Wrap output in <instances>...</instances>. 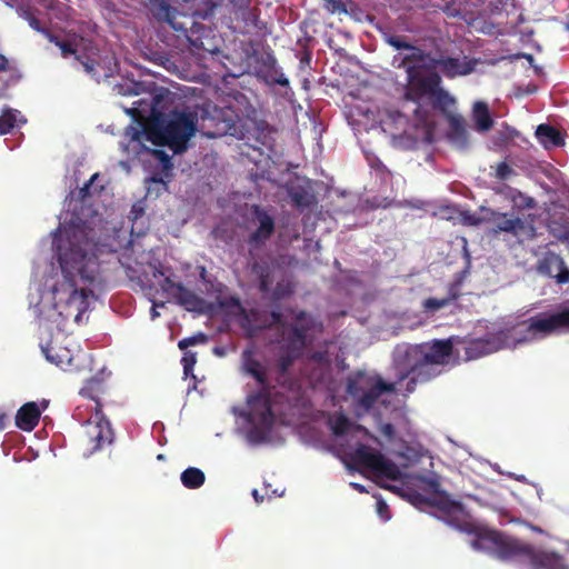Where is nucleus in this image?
<instances>
[{
	"instance_id": "37",
	"label": "nucleus",
	"mask_w": 569,
	"mask_h": 569,
	"mask_svg": "<svg viewBox=\"0 0 569 569\" xmlns=\"http://www.w3.org/2000/svg\"><path fill=\"white\" fill-rule=\"evenodd\" d=\"M196 362H197V355L192 351H184L182 359H181V363H182L183 373L186 377H188L189 375H192L193 367H194Z\"/></svg>"
},
{
	"instance_id": "11",
	"label": "nucleus",
	"mask_w": 569,
	"mask_h": 569,
	"mask_svg": "<svg viewBox=\"0 0 569 569\" xmlns=\"http://www.w3.org/2000/svg\"><path fill=\"white\" fill-rule=\"evenodd\" d=\"M422 482L432 493L436 495L435 498L427 499L426 502L430 506L437 507L445 515V521L449 526L462 532L473 533L476 538L472 542L478 539L479 532L489 531L488 529L475 528L471 523L461 519L463 513L462 505L458 501L451 500L446 492L441 491L440 482L437 478L425 477L422 478Z\"/></svg>"
},
{
	"instance_id": "52",
	"label": "nucleus",
	"mask_w": 569,
	"mask_h": 569,
	"mask_svg": "<svg viewBox=\"0 0 569 569\" xmlns=\"http://www.w3.org/2000/svg\"><path fill=\"white\" fill-rule=\"evenodd\" d=\"M150 181L153 182V183H158V184H161L164 189L167 188V183L164 182V180L162 179V177L156 174V176H152L150 178Z\"/></svg>"
},
{
	"instance_id": "22",
	"label": "nucleus",
	"mask_w": 569,
	"mask_h": 569,
	"mask_svg": "<svg viewBox=\"0 0 569 569\" xmlns=\"http://www.w3.org/2000/svg\"><path fill=\"white\" fill-rule=\"evenodd\" d=\"M180 1L181 0H153L151 12L157 20L169 23L174 30H181L182 27L176 21L177 17L181 14L177 8ZM182 1L188 2L189 0Z\"/></svg>"
},
{
	"instance_id": "14",
	"label": "nucleus",
	"mask_w": 569,
	"mask_h": 569,
	"mask_svg": "<svg viewBox=\"0 0 569 569\" xmlns=\"http://www.w3.org/2000/svg\"><path fill=\"white\" fill-rule=\"evenodd\" d=\"M558 331L553 312L536 315L518 325L512 337L516 343L530 342Z\"/></svg>"
},
{
	"instance_id": "23",
	"label": "nucleus",
	"mask_w": 569,
	"mask_h": 569,
	"mask_svg": "<svg viewBox=\"0 0 569 569\" xmlns=\"http://www.w3.org/2000/svg\"><path fill=\"white\" fill-rule=\"evenodd\" d=\"M429 67L439 68L447 78L466 76L472 71V66L468 61H461L459 58L440 57L430 59Z\"/></svg>"
},
{
	"instance_id": "62",
	"label": "nucleus",
	"mask_w": 569,
	"mask_h": 569,
	"mask_svg": "<svg viewBox=\"0 0 569 569\" xmlns=\"http://www.w3.org/2000/svg\"><path fill=\"white\" fill-rule=\"evenodd\" d=\"M268 132H269V133H270V132H274V130H273V129H271V128H268Z\"/></svg>"
},
{
	"instance_id": "6",
	"label": "nucleus",
	"mask_w": 569,
	"mask_h": 569,
	"mask_svg": "<svg viewBox=\"0 0 569 569\" xmlns=\"http://www.w3.org/2000/svg\"><path fill=\"white\" fill-rule=\"evenodd\" d=\"M47 39L60 49L61 57L68 59L73 57L84 71L97 81L113 76L117 63L114 58L109 59L108 64H103L100 59L99 49L91 40L77 33L69 34L67 38L48 32Z\"/></svg>"
},
{
	"instance_id": "36",
	"label": "nucleus",
	"mask_w": 569,
	"mask_h": 569,
	"mask_svg": "<svg viewBox=\"0 0 569 569\" xmlns=\"http://www.w3.org/2000/svg\"><path fill=\"white\" fill-rule=\"evenodd\" d=\"M207 341V336L202 332H199L192 337L183 338L178 342V347L180 350H186L190 346H196L199 343H204Z\"/></svg>"
},
{
	"instance_id": "42",
	"label": "nucleus",
	"mask_w": 569,
	"mask_h": 569,
	"mask_svg": "<svg viewBox=\"0 0 569 569\" xmlns=\"http://www.w3.org/2000/svg\"><path fill=\"white\" fill-rule=\"evenodd\" d=\"M152 154L157 160H159L162 163L164 170H171V157L166 151L154 149L152 150Z\"/></svg>"
},
{
	"instance_id": "7",
	"label": "nucleus",
	"mask_w": 569,
	"mask_h": 569,
	"mask_svg": "<svg viewBox=\"0 0 569 569\" xmlns=\"http://www.w3.org/2000/svg\"><path fill=\"white\" fill-rule=\"evenodd\" d=\"M450 339L435 340L431 345H420L407 353L408 371L400 379L410 378L407 391L412 392L418 382H426L439 375L437 366L447 363L452 355Z\"/></svg>"
},
{
	"instance_id": "3",
	"label": "nucleus",
	"mask_w": 569,
	"mask_h": 569,
	"mask_svg": "<svg viewBox=\"0 0 569 569\" xmlns=\"http://www.w3.org/2000/svg\"><path fill=\"white\" fill-rule=\"evenodd\" d=\"M471 547L487 551L501 560L525 561L530 569H568L563 557L558 552L537 548L500 531L479 532Z\"/></svg>"
},
{
	"instance_id": "51",
	"label": "nucleus",
	"mask_w": 569,
	"mask_h": 569,
	"mask_svg": "<svg viewBox=\"0 0 569 569\" xmlns=\"http://www.w3.org/2000/svg\"><path fill=\"white\" fill-rule=\"evenodd\" d=\"M157 307H164V302H160V303L153 302L152 308H151V319H156L157 317H159Z\"/></svg>"
},
{
	"instance_id": "20",
	"label": "nucleus",
	"mask_w": 569,
	"mask_h": 569,
	"mask_svg": "<svg viewBox=\"0 0 569 569\" xmlns=\"http://www.w3.org/2000/svg\"><path fill=\"white\" fill-rule=\"evenodd\" d=\"M452 108L439 110L448 122L447 137L458 148H466L469 143V134L465 118L451 111Z\"/></svg>"
},
{
	"instance_id": "12",
	"label": "nucleus",
	"mask_w": 569,
	"mask_h": 569,
	"mask_svg": "<svg viewBox=\"0 0 569 569\" xmlns=\"http://www.w3.org/2000/svg\"><path fill=\"white\" fill-rule=\"evenodd\" d=\"M152 278L157 280L160 289L167 296L173 298L178 305L188 311H200L204 305V300L193 291L187 289L181 282L172 279L173 272L170 267L162 263H150Z\"/></svg>"
},
{
	"instance_id": "9",
	"label": "nucleus",
	"mask_w": 569,
	"mask_h": 569,
	"mask_svg": "<svg viewBox=\"0 0 569 569\" xmlns=\"http://www.w3.org/2000/svg\"><path fill=\"white\" fill-rule=\"evenodd\" d=\"M197 114L173 110L168 120L157 121L146 128L147 140L156 146H168L174 153L187 149V143L197 130Z\"/></svg>"
},
{
	"instance_id": "57",
	"label": "nucleus",
	"mask_w": 569,
	"mask_h": 569,
	"mask_svg": "<svg viewBox=\"0 0 569 569\" xmlns=\"http://www.w3.org/2000/svg\"><path fill=\"white\" fill-rule=\"evenodd\" d=\"M252 496H253V498H254V500H256L257 502H261V501H262V499H263V497H262V496H259V492H258V490H257V489H254V490L252 491Z\"/></svg>"
},
{
	"instance_id": "47",
	"label": "nucleus",
	"mask_w": 569,
	"mask_h": 569,
	"mask_svg": "<svg viewBox=\"0 0 569 569\" xmlns=\"http://www.w3.org/2000/svg\"><path fill=\"white\" fill-rule=\"evenodd\" d=\"M391 122L397 126H406L408 123V119L405 114L400 113L399 111L393 112L390 114Z\"/></svg>"
},
{
	"instance_id": "50",
	"label": "nucleus",
	"mask_w": 569,
	"mask_h": 569,
	"mask_svg": "<svg viewBox=\"0 0 569 569\" xmlns=\"http://www.w3.org/2000/svg\"><path fill=\"white\" fill-rule=\"evenodd\" d=\"M465 221L467 223H469L470 226H477V224L480 223V219L479 218H477L475 216H470V214L465 217Z\"/></svg>"
},
{
	"instance_id": "45",
	"label": "nucleus",
	"mask_w": 569,
	"mask_h": 569,
	"mask_svg": "<svg viewBox=\"0 0 569 569\" xmlns=\"http://www.w3.org/2000/svg\"><path fill=\"white\" fill-rule=\"evenodd\" d=\"M380 432L382 436H385L387 439L391 440L395 437V427L392 423L387 422L382 423L380 427Z\"/></svg>"
},
{
	"instance_id": "41",
	"label": "nucleus",
	"mask_w": 569,
	"mask_h": 569,
	"mask_svg": "<svg viewBox=\"0 0 569 569\" xmlns=\"http://www.w3.org/2000/svg\"><path fill=\"white\" fill-rule=\"evenodd\" d=\"M24 13H26V18H27V20L29 22V26L33 30H36L37 32L42 33L47 38V33L51 32V31L49 29H47V28H43L41 26V22L39 21V19L36 18L32 13H30V12H24Z\"/></svg>"
},
{
	"instance_id": "32",
	"label": "nucleus",
	"mask_w": 569,
	"mask_h": 569,
	"mask_svg": "<svg viewBox=\"0 0 569 569\" xmlns=\"http://www.w3.org/2000/svg\"><path fill=\"white\" fill-rule=\"evenodd\" d=\"M254 271L259 279V290L262 293H268L273 282L272 271L269 266H254Z\"/></svg>"
},
{
	"instance_id": "61",
	"label": "nucleus",
	"mask_w": 569,
	"mask_h": 569,
	"mask_svg": "<svg viewBox=\"0 0 569 569\" xmlns=\"http://www.w3.org/2000/svg\"><path fill=\"white\" fill-rule=\"evenodd\" d=\"M533 530H535V531H539V532H541V531H542L540 528H537V527H533Z\"/></svg>"
},
{
	"instance_id": "44",
	"label": "nucleus",
	"mask_w": 569,
	"mask_h": 569,
	"mask_svg": "<svg viewBox=\"0 0 569 569\" xmlns=\"http://www.w3.org/2000/svg\"><path fill=\"white\" fill-rule=\"evenodd\" d=\"M270 316L272 319V325L281 326L283 328L288 327V329L290 328V325L284 322L282 312L273 310L271 311Z\"/></svg>"
},
{
	"instance_id": "2",
	"label": "nucleus",
	"mask_w": 569,
	"mask_h": 569,
	"mask_svg": "<svg viewBox=\"0 0 569 569\" xmlns=\"http://www.w3.org/2000/svg\"><path fill=\"white\" fill-rule=\"evenodd\" d=\"M241 370L260 386L259 390L247 397V403L250 407V411L246 416L250 425L248 439L253 443L267 442L276 419L271 402L273 385L268 377L269 369L257 358L253 348H247L241 353Z\"/></svg>"
},
{
	"instance_id": "10",
	"label": "nucleus",
	"mask_w": 569,
	"mask_h": 569,
	"mask_svg": "<svg viewBox=\"0 0 569 569\" xmlns=\"http://www.w3.org/2000/svg\"><path fill=\"white\" fill-rule=\"evenodd\" d=\"M346 391L361 416L375 407L381 395L395 392L396 383L386 382L378 373L358 370L347 378Z\"/></svg>"
},
{
	"instance_id": "49",
	"label": "nucleus",
	"mask_w": 569,
	"mask_h": 569,
	"mask_svg": "<svg viewBox=\"0 0 569 569\" xmlns=\"http://www.w3.org/2000/svg\"><path fill=\"white\" fill-rule=\"evenodd\" d=\"M97 176H98L97 173H96V174H93V176L91 177L90 181H89V182H87V183H86V184L80 189V193H81L82 198H84V197H87V196L89 194V189H90V187H91V182L93 181V179H94V178H97Z\"/></svg>"
},
{
	"instance_id": "5",
	"label": "nucleus",
	"mask_w": 569,
	"mask_h": 569,
	"mask_svg": "<svg viewBox=\"0 0 569 569\" xmlns=\"http://www.w3.org/2000/svg\"><path fill=\"white\" fill-rule=\"evenodd\" d=\"M293 322L283 338L279 355L274 361V382L286 386L289 380V370L301 356L308 345V332L315 328L313 317L305 310L288 309Z\"/></svg>"
},
{
	"instance_id": "17",
	"label": "nucleus",
	"mask_w": 569,
	"mask_h": 569,
	"mask_svg": "<svg viewBox=\"0 0 569 569\" xmlns=\"http://www.w3.org/2000/svg\"><path fill=\"white\" fill-rule=\"evenodd\" d=\"M233 18L242 22L241 32L243 34L259 33L266 28L259 20V9L250 7V0H240L239 4L233 6Z\"/></svg>"
},
{
	"instance_id": "15",
	"label": "nucleus",
	"mask_w": 569,
	"mask_h": 569,
	"mask_svg": "<svg viewBox=\"0 0 569 569\" xmlns=\"http://www.w3.org/2000/svg\"><path fill=\"white\" fill-rule=\"evenodd\" d=\"M510 338V330H500L498 332L488 333L483 338L472 339L465 348L466 359L475 360L496 352L507 347Z\"/></svg>"
},
{
	"instance_id": "33",
	"label": "nucleus",
	"mask_w": 569,
	"mask_h": 569,
	"mask_svg": "<svg viewBox=\"0 0 569 569\" xmlns=\"http://www.w3.org/2000/svg\"><path fill=\"white\" fill-rule=\"evenodd\" d=\"M551 263H555L558 269V273L556 274V280L558 283H568L569 282V269L566 266L565 260L558 256L553 254L550 259Z\"/></svg>"
},
{
	"instance_id": "13",
	"label": "nucleus",
	"mask_w": 569,
	"mask_h": 569,
	"mask_svg": "<svg viewBox=\"0 0 569 569\" xmlns=\"http://www.w3.org/2000/svg\"><path fill=\"white\" fill-rule=\"evenodd\" d=\"M348 458L352 467L369 470L378 477L398 480L401 476L398 466L393 461L387 459L381 452L367 445L359 443L356 449L348 455Z\"/></svg>"
},
{
	"instance_id": "56",
	"label": "nucleus",
	"mask_w": 569,
	"mask_h": 569,
	"mask_svg": "<svg viewBox=\"0 0 569 569\" xmlns=\"http://www.w3.org/2000/svg\"><path fill=\"white\" fill-rule=\"evenodd\" d=\"M462 248H463V251H465V256L467 257V259L469 260L470 259V256H469V252H468V241L466 238H462Z\"/></svg>"
},
{
	"instance_id": "31",
	"label": "nucleus",
	"mask_w": 569,
	"mask_h": 569,
	"mask_svg": "<svg viewBox=\"0 0 569 569\" xmlns=\"http://www.w3.org/2000/svg\"><path fill=\"white\" fill-rule=\"evenodd\" d=\"M289 197L298 208H309L313 202V196L301 187L292 188L289 191Z\"/></svg>"
},
{
	"instance_id": "53",
	"label": "nucleus",
	"mask_w": 569,
	"mask_h": 569,
	"mask_svg": "<svg viewBox=\"0 0 569 569\" xmlns=\"http://www.w3.org/2000/svg\"><path fill=\"white\" fill-rule=\"evenodd\" d=\"M8 69V59L0 54V72L6 71Z\"/></svg>"
},
{
	"instance_id": "35",
	"label": "nucleus",
	"mask_w": 569,
	"mask_h": 569,
	"mask_svg": "<svg viewBox=\"0 0 569 569\" xmlns=\"http://www.w3.org/2000/svg\"><path fill=\"white\" fill-rule=\"evenodd\" d=\"M557 330L569 331V308L553 312Z\"/></svg>"
},
{
	"instance_id": "4",
	"label": "nucleus",
	"mask_w": 569,
	"mask_h": 569,
	"mask_svg": "<svg viewBox=\"0 0 569 569\" xmlns=\"http://www.w3.org/2000/svg\"><path fill=\"white\" fill-rule=\"evenodd\" d=\"M403 97L417 104L413 110L417 124L428 129L432 128V119L430 108L423 106L425 100H428L435 110H446L456 106V99L441 87L440 74H423L420 66L408 67Z\"/></svg>"
},
{
	"instance_id": "24",
	"label": "nucleus",
	"mask_w": 569,
	"mask_h": 569,
	"mask_svg": "<svg viewBox=\"0 0 569 569\" xmlns=\"http://www.w3.org/2000/svg\"><path fill=\"white\" fill-rule=\"evenodd\" d=\"M41 411L36 402L24 403L16 415V425L23 431L33 430L40 420Z\"/></svg>"
},
{
	"instance_id": "59",
	"label": "nucleus",
	"mask_w": 569,
	"mask_h": 569,
	"mask_svg": "<svg viewBox=\"0 0 569 569\" xmlns=\"http://www.w3.org/2000/svg\"><path fill=\"white\" fill-rule=\"evenodd\" d=\"M268 150H272V142H267V141H263L262 143Z\"/></svg>"
},
{
	"instance_id": "58",
	"label": "nucleus",
	"mask_w": 569,
	"mask_h": 569,
	"mask_svg": "<svg viewBox=\"0 0 569 569\" xmlns=\"http://www.w3.org/2000/svg\"><path fill=\"white\" fill-rule=\"evenodd\" d=\"M406 133H407L406 129H403L402 131H399V132H391L393 138L401 137L402 134H406Z\"/></svg>"
},
{
	"instance_id": "28",
	"label": "nucleus",
	"mask_w": 569,
	"mask_h": 569,
	"mask_svg": "<svg viewBox=\"0 0 569 569\" xmlns=\"http://www.w3.org/2000/svg\"><path fill=\"white\" fill-rule=\"evenodd\" d=\"M410 53L406 54L402 58L400 67H403L406 71L408 70V67L410 66H420V71L422 69H430L429 67L430 59H433L429 53L425 52L422 49L412 46V48L409 49Z\"/></svg>"
},
{
	"instance_id": "39",
	"label": "nucleus",
	"mask_w": 569,
	"mask_h": 569,
	"mask_svg": "<svg viewBox=\"0 0 569 569\" xmlns=\"http://www.w3.org/2000/svg\"><path fill=\"white\" fill-rule=\"evenodd\" d=\"M512 174H515V170L507 163L500 162L496 168V178L503 181L509 179Z\"/></svg>"
},
{
	"instance_id": "27",
	"label": "nucleus",
	"mask_w": 569,
	"mask_h": 569,
	"mask_svg": "<svg viewBox=\"0 0 569 569\" xmlns=\"http://www.w3.org/2000/svg\"><path fill=\"white\" fill-rule=\"evenodd\" d=\"M26 122L27 119L19 110L12 108L3 109L0 114V136L12 132L17 126Z\"/></svg>"
},
{
	"instance_id": "54",
	"label": "nucleus",
	"mask_w": 569,
	"mask_h": 569,
	"mask_svg": "<svg viewBox=\"0 0 569 569\" xmlns=\"http://www.w3.org/2000/svg\"><path fill=\"white\" fill-rule=\"evenodd\" d=\"M8 421V416L6 413H0V430L6 429Z\"/></svg>"
},
{
	"instance_id": "29",
	"label": "nucleus",
	"mask_w": 569,
	"mask_h": 569,
	"mask_svg": "<svg viewBox=\"0 0 569 569\" xmlns=\"http://www.w3.org/2000/svg\"><path fill=\"white\" fill-rule=\"evenodd\" d=\"M180 479L186 488L198 489L204 483L206 476L199 468L189 467L182 471Z\"/></svg>"
},
{
	"instance_id": "19",
	"label": "nucleus",
	"mask_w": 569,
	"mask_h": 569,
	"mask_svg": "<svg viewBox=\"0 0 569 569\" xmlns=\"http://www.w3.org/2000/svg\"><path fill=\"white\" fill-rule=\"evenodd\" d=\"M487 221L493 224L492 231L496 234L506 232L518 237L526 230V221L508 212L490 210Z\"/></svg>"
},
{
	"instance_id": "25",
	"label": "nucleus",
	"mask_w": 569,
	"mask_h": 569,
	"mask_svg": "<svg viewBox=\"0 0 569 569\" xmlns=\"http://www.w3.org/2000/svg\"><path fill=\"white\" fill-rule=\"evenodd\" d=\"M536 137L547 149L565 144V140L560 131L550 124H539L536 130Z\"/></svg>"
},
{
	"instance_id": "60",
	"label": "nucleus",
	"mask_w": 569,
	"mask_h": 569,
	"mask_svg": "<svg viewBox=\"0 0 569 569\" xmlns=\"http://www.w3.org/2000/svg\"><path fill=\"white\" fill-rule=\"evenodd\" d=\"M527 206L528 207H533V200L531 198L528 199Z\"/></svg>"
},
{
	"instance_id": "1",
	"label": "nucleus",
	"mask_w": 569,
	"mask_h": 569,
	"mask_svg": "<svg viewBox=\"0 0 569 569\" xmlns=\"http://www.w3.org/2000/svg\"><path fill=\"white\" fill-rule=\"evenodd\" d=\"M54 233L53 246L62 271V280L52 288L53 308L64 318L80 321L88 310V298L92 290L77 287V278L82 282L100 283V263L97 243L91 242L82 229L70 228L63 234Z\"/></svg>"
},
{
	"instance_id": "30",
	"label": "nucleus",
	"mask_w": 569,
	"mask_h": 569,
	"mask_svg": "<svg viewBox=\"0 0 569 569\" xmlns=\"http://www.w3.org/2000/svg\"><path fill=\"white\" fill-rule=\"evenodd\" d=\"M329 427L335 436L341 437L349 432L351 421L345 413H337L329 419Z\"/></svg>"
},
{
	"instance_id": "46",
	"label": "nucleus",
	"mask_w": 569,
	"mask_h": 569,
	"mask_svg": "<svg viewBox=\"0 0 569 569\" xmlns=\"http://www.w3.org/2000/svg\"><path fill=\"white\" fill-rule=\"evenodd\" d=\"M144 213V210L141 206L139 204H133L132 208H131V211H130V214H131V219L133 221V226H132V230L134 229V223L137 222V220L142 217Z\"/></svg>"
},
{
	"instance_id": "21",
	"label": "nucleus",
	"mask_w": 569,
	"mask_h": 569,
	"mask_svg": "<svg viewBox=\"0 0 569 569\" xmlns=\"http://www.w3.org/2000/svg\"><path fill=\"white\" fill-rule=\"evenodd\" d=\"M46 359L64 371H72L78 368L76 357L67 347L57 343H49L42 348Z\"/></svg>"
},
{
	"instance_id": "8",
	"label": "nucleus",
	"mask_w": 569,
	"mask_h": 569,
	"mask_svg": "<svg viewBox=\"0 0 569 569\" xmlns=\"http://www.w3.org/2000/svg\"><path fill=\"white\" fill-rule=\"evenodd\" d=\"M80 396L94 401V416L84 423L88 455L110 446L114 440V432L110 421L102 412L101 397L107 393V386L102 379H88L79 391Z\"/></svg>"
},
{
	"instance_id": "16",
	"label": "nucleus",
	"mask_w": 569,
	"mask_h": 569,
	"mask_svg": "<svg viewBox=\"0 0 569 569\" xmlns=\"http://www.w3.org/2000/svg\"><path fill=\"white\" fill-rule=\"evenodd\" d=\"M256 76L268 86L289 87V80L278 66L272 51L264 52L256 60Z\"/></svg>"
},
{
	"instance_id": "48",
	"label": "nucleus",
	"mask_w": 569,
	"mask_h": 569,
	"mask_svg": "<svg viewBox=\"0 0 569 569\" xmlns=\"http://www.w3.org/2000/svg\"><path fill=\"white\" fill-rule=\"evenodd\" d=\"M333 12L347 13V6L343 0H329Z\"/></svg>"
},
{
	"instance_id": "34",
	"label": "nucleus",
	"mask_w": 569,
	"mask_h": 569,
	"mask_svg": "<svg viewBox=\"0 0 569 569\" xmlns=\"http://www.w3.org/2000/svg\"><path fill=\"white\" fill-rule=\"evenodd\" d=\"M452 298H428L423 301V308L429 312H436L445 307H447L451 302Z\"/></svg>"
},
{
	"instance_id": "55",
	"label": "nucleus",
	"mask_w": 569,
	"mask_h": 569,
	"mask_svg": "<svg viewBox=\"0 0 569 569\" xmlns=\"http://www.w3.org/2000/svg\"><path fill=\"white\" fill-rule=\"evenodd\" d=\"M350 486H351L352 488H355L358 492H361V493H362V492H367L366 488H365L362 485H360V483H357V482H350Z\"/></svg>"
},
{
	"instance_id": "38",
	"label": "nucleus",
	"mask_w": 569,
	"mask_h": 569,
	"mask_svg": "<svg viewBox=\"0 0 569 569\" xmlns=\"http://www.w3.org/2000/svg\"><path fill=\"white\" fill-rule=\"evenodd\" d=\"M293 292V289L290 283H277L276 288L273 289L272 297L276 300H280L282 298H286L290 296Z\"/></svg>"
},
{
	"instance_id": "43",
	"label": "nucleus",
	"mask_w": 569,
	"mask_h": 569,
	"mask_svg": "<svg viewBox=\"0 0 569 569\" xmlns=\"http://www.w3.org/2000/svg\"><path fill=\"white\" fill-rule=\"evenodd\" d=\"M377 512L383 519H389L390 518V516L388 515L389 507H388V505H387V502L385 500H382V499H378L377 500Z\"/></svg>"
},
{
	"instance_id": "26",
	"label": "nucleus",
	"mask_w": 569,
	"mask_h": 569,
	"mask_svg": "<svg viewBox=\"0 0 569 569\" xmlns=\"http://www.w3.org/2000/svg\"><path fill=\"white\" fill-rule=\"evenodd\" d=\"M472 119L478 132H487L493 127V119L490 116L488 104L483 101H477L473 104Z\"/></svg>"
},
{
	"instance_id": "40",
	"label": "nucleus",
	"mask_w": 569,
	"mask_h": 569,
	"mask_svg": "<svg viewBox=\"0 0 569 569\" xmlns=\"http://www.w3.org/2000/svg\"><path fill=\"white\" fill-rule=\"evenodd\" d=\"M387 42L397 50H409L412 44L405 41L403 38L398 36H390L387 38Z\"/></svg>"
},
{
	"instance_id": "18",
	"label": "nucleus",
	"mask_w": 569,
	"mask_h": 569,
	"mask_svg": "<svg viewBox=\"0 0 569 569\" xmlns=\"http://www.w3.org/2000/svg\"><path fill=\"white\" fill-rule=\"evenodd\" d=\"M253 221L258 227L249 236L248 242L253 247H260L271 238L274 232V219L259 206L252 207Z\"/></svg>"
}]
</instances>
